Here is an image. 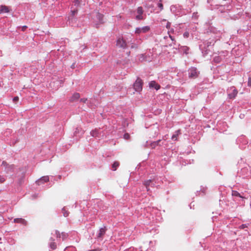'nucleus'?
Wrapping results in <instances>:
<instances>
[{
    "label": "nucleus",
    "mask_w": 251,
    "mask_h": 251,
    "mask_svg": "<svg viewBox=\"0 0 251 251\" xmlns=\"http://www.w3.org/2000/svg\"><path fill=\"white\" fill-rule=\"evenodd\" d=\"M182 51L184 52V53H185V54H188V50H189V48L187 47H186V46H184V47H182Z\"/></svg>",
    "instance_id": "5701e85b"
},
{
    "label": "nucleus",
    "mask_w": 251,
    "mask_h": 251,
    "mask_svg": "<svg viewBox=\"0 0 251 251\" xmlns=\"http://www.w3.org/2000/svg\"><path fill=\"white\" fill-rule=\"evenodd\" d=\"M50 241L49 243V246L50 249L52 250H54L56 248V245L55 243L54 242V239L51 237L50 239Z\"/></svg>",
    "instance_id": "f8f14e48"
},
{
    "label": "nucleus",
    "mask_w": 251,
    "mask_h": 251,
    "mask_svg": "<svg viewBox=\"0 0 251 251\" xmlns=\"http://www.w3.org/2000/svg\"><path fill=\"white\" fill-rule=\"evenodd\" d=\"M62 212L63 213V215L65 217H67L68 216L69 213L67 211H66L64 208L62 209Z\"/></svg>",
    "instance_id": "bb28decb"
},
{
    "label": "nucleus",
    "mask_w": 251,
    "mask_h": 251,
    "mask_svg": "<svg viewBox=\"0 0 251 251\" xmlns=\"http://www.w3.org/2000/svg\"><path fill=\"white\" fill-rule=\"evenodd\" d=\"M87 99H85V98L81 99H80V101L82 102H85L87 101Z\"/></svg>",
    "instance_id": "f704fd0d"
},
{
    "label": "nucleus",
    "mask_w": 251,
    "mask_h": 251,
    "mask_svg": "<svg viewBox=\"0 0 251 251\" xmlns=\"http://www.w3.org/2000/svg\"><path fill=\"white\" fill-rule=\"evenodd\" d=\"M151 182L152 180L151 179L147 180V181H145L144 185L146 187L147 191H149L150 190L149 186H151Z\"/></svg>",
    "instance_id": "dca6fc26"
},
{
    "label": "nucleus",
    "mask_w": 251,
    "mask_h": 251,
    "mask_svg": "<svg viewBox=\"0 0 251 251\" xmlns=\"http://www.w3.org/2000/svg\"><path fill=\"white\" fill-rule=\"evenodd\" d=\"M72 9H73V7L71 8ZM77 12V9H72L71 10V15L72 16H74Z\"/></svg>",
    "instance_id": "393cba45"
},
{
    "label": "nucleus",
    "mask_w": 251,
    "mask_h": 251,
    "mask_svg": "<svg viewBox=\"0 0 251 251\" xmlns=\"http://www.w3.org/2000/svg\"><path fill=\"white\" fill-rule=\"evenodd\" d=\"M169 37L173 41V43L175 45L176 44V41L175 40L174 38L171 35H169Z\"/></svg>",
    "instance_id": "2f4dec72"
},
{
    "label": "nucleus",
    "mask_w": 251,
    "mask_h": 251,
    "mask_svg": "<svg viewBox=\"0 0 251 251\" xmlns=\"http://www.w3.org/2000/svg\"><path fill=\"white\" fill-rule=\"evenodd\" d=\"M19 100V97H15L13 99V101L14 102H16L18 100Z\"/></svg>",
    "instance_id": "473e14b6"
},
{
    "label": "nucleus",
    "mask_w": 251,
    "mask_h": 251,
    "mask_svg": "<svg viewBox=\"0 0 251 251\" xmlns=\"http://www.w3.org/2000/svg\"><path fill=\"white\" fill-rule=\"evenodd\" d=\"M240 227L241 228L243 229L247 227V226L246 225H242Z\"/></svg>",
    "instance_id": "c9c22d12"
},
{
    "label": "nucleus",
    "mask_w": 251,
    "mask_h": 251,
    "mask_svg": "<svg viewBox=\"0 0 251 251\" xmlns=\"http://www.w3.org/2000/svg\"><path fill=\"white\" fill-rule=\"evenodd\" d=\"M180 134V132L179 130L176 131V133L172 136V139L174 141H176L177 140V136Z\"/></svg>",
    "instance_id": "a211bd4d"
},
{
    "label": "nucleus",
    "mask_w": 251,
    "mask_h": 251,
    "mask_svg": "<svg viewBox=\"0 0 251 251\" xmlns=\"http://www.w3.org/2000/svg\"><path fill=\"white\" fill-rule=\"evenodd\" d=\"M80 97V95L79 93H75L72 97L70 99L71 101H74L77 99H78Z\"/></svg>",
    "instance_id": "2eb2a0df"
},
{
    "label": "nucleus",
    "mask_w": 251,
    "mask_h": 251,
    "mask_svg": "<svg viewBox=\"0 0 251 251\" xmlns=\"http://www.w3.org/2000/svg\"><path fill=\"white\" fill-rule=\"evenodd\" d=\"M150 30V27L149 26H145L142 27H137L135 29V32L136 34H140L142 33H146Z\"/></svg>",
    "instance_id": "39448f33"
},
{
    "label": "nucleus",
    "mask_w": 251,
    "mask_h": 251,
    "mask_svg": "<svg viewBox=\"0 0 251 251\" xmlns=\"http://www.w3.org/2000/svg\"><path fill=\"white\" fill-rule=\"evenodd\" d=\"M130 137V135L128 133H125L124 135V139H126V140H127Z\"/></svg>",
    "instance_id": "c85d7f7f"
},
{
    "label": "nucleus",
    "mask_w": 251,
    "mask_h": 251,
    "mask_svg": "<svg viewBox=\"0 0 251 251\" xmlns=\"http://www.w3.org/2000/svg\"><path fill=\"white\" fill-rule=\"evenodd\" d=\"M214 61L216 63H219L220 62V59L219 56H215L214 58Z\"/></svg>",
    "instance_id": "a878e982"
},
{
    "label": "nucleus",
    "mask_w": 251,
    "mask_h": 251,
    "mask_svg": "<svg viewBox=\"0 0 251 251\" xmlns=\"http://www.w3.org/2000/svg\"><path fill=\"white\" fill-rule=\"evenodd\" d=\"M26 28H27V26H25H25H23V27H22V30H23V31H24V30H25V29Z\"/></svg>",
    "instance_id": "4c0bfd02"
},
{
    "label": "nucleus",
    "mask_w": 251,
    "mask_h": 251,
    "mask_svg": "<svg viewBox=\"0 0 251 251\" xmlns=\"http://www.w3.org/2000/svg\"><path fill=\"white\" fill-rule=\"evenodd\" d=\"M199 72L197 71V69L192 67L189 70V77L191 78H195L198 76Z\"/></svg>",
    "instance_id": "20e7f679"
},
{
    "label": "nucleus",
    "mask_w": 251,
    "mask_h": 251,
    "mask_svg": "<svg viewBox=\"0 0 251 251\" xmlns=\"http://www.w3.org/2000/svg\"><path fill=\"white\" fill-rule=\"evenodd\" d=\"M119 163L118 162H115L112 165V168L114 171L117 169V168L119 166Z\"/></svg>",
    "instance_id": "412c9836"
},
{
    "label": "nucleus",
    "mask_w": 251,
    "mask_h": 251,
    "mask_svg": "<svg viewBox=\"0 0 251 251\" xmlns=\"http://www.w3.org/2000/svg\"><path fill=\"white\" fill-rule=\"evenodd\" d=\"M2 166L4 167V171L6 173H12L14 171V166L13 165H8L5 161H3Z\"/></svg>",
    "instance_id": "7ed1b4c3"
},
{
    "label": "nucleus",
    "mask_w": 251,
    "mask_h": 251,
    "mask_svg": "<svg viewBox=\"0 0 251 251\" xmlns=\"http://www.w3.org/2000/svg\"><path fill=\"white\" fill-rule=\"evenodd\" d=\"M155 186V184L153 183L152 182H151V187H154Z\"/></svg>",
    "instance_id": "58836bf2"
},
{
    "label": "nucleus",
    "mask_w": 251,
    "mask_h": 251,
    "mask_svg": "<svg viewBox=\"0 0 251 251\" xmlns=\"http://www.w3.org/2000/svg\"><path fill=\"white\" fill-rule=\"evenodd\" d=\"M97 17V18L99 20L100 22L102 23L103 15L101 14L98 13Z\"/></svg>",
    "instance_id": "4be33fe9"
},
{
    "label": "nucleus",
    "mask_w": 251,
    "mask_h": 251,
    "mask_svg": "<svg viewBox=\"0 0 251 251\" xmlns=\"http://www.w3.org/2000/svg\"><path fill=\"white\" fill-rule=\"evenodd\" d=\"M170 26H171V23L168 22L167 24V25H166V27L167 28H169L170 27Z\"/></svg>",
    "instance_id": "e433bc0d"
},
{
    "label": "nucleus",
    "mask_w": 251,
    "mask_h": 251,
    "mask_svg": "<svg viewBox=\"0 0 251 251\" xmlns=\"http://www.w3.org/2000/svg\"><path fill=\"white\" fill-rule=\"evenodd\" d=\"M169 46H172V44H170Z\"/></svg>",
    "instance_id": "37998d69"
},
{
    "label": "nucleus",
    "mask_w": 251,
    "mask_h": 251,
    "mask_svg": "<svg viewBox=\"0 0 251 251\" xmlns=\"http://www.w3.org/2000/svg\"><path fill=\"white\" fill-rule=\"evenodd\" d=\"M158 6L160 8V10H162L163 8V4L161 3L158 4Z\"/></svg>",
    "instance_id": "7c9ffc66"
},
{
    "label": "nucleus",
    "mask_w": 251,
    "mask_h": 251,
    "mask_svg": "<svg viewBox=\"0 0 251 251\" xmlns=\"http://www.w3.org/2000/svg\"><path fill=\"white\" fill-rule=\"evenodd\" d=\"M81 0H73L74 5L77 7L80 5Z\"/></svg>",
    "instance_id": "aec40b11"
},
{
    "label": "nucleus",
    "mask_w": 251,
    "mask_h": 251,
    "mask_svg": "<svg viewBox=\"0 0 251 251\" xmlns=\"http://www.w3.org/2000/svg\"><path fill=\"white\" fill-rule=\"evenodd\" d=\"M49 181V176H44L42 177L41 178L38 179L36 183L38 185H41L42 184H43L45 182H47Z\"/></svg>",
    "instance_id": "0eeeda50"
},
{
    "label": "nucleus",
    "mask_w": 251,
    "mask_h": 251,
    "mask_svg": "<svg viewBox=\"0 0 251 251\" xmlns=\"http://www.w3.org/2000/svg\"><path fill=\"white\" fill-rule=\"evenodd\" d=\"M248 85L249 86H251V81H248Z\"/></svg>",
    "instance_id": "ea45409f"
},
{
    "label": "nucleus",
    "mask_w": 251,
    "mask_h": 251,
    "mask_svg": "<svg viewBox=\"0 0 251 251\" xmlns=\"http://www.w3.org/2000/svg\"><path fill=\"white\" fill-rule=\"evenodd\" d=\"M8 7L6 6L1 5L0 6V14L2 13H8L9 12Z\"/></svg>",
    "instance_id": "ddd939ff"
},
{
    "label": "nucleus",
    "mask_w": 251,
    "mask_h": 251,
    "mask_svg": "<svg viewBox=\"0 0 251 251\" xmlns=\"http://www.w3.org/2000/svg\"><path fill=\"white\" fill-rule=\"evenodd\" d=\"M150 87L154 88L156 90H158L160 88V86L158 85L155 81H151L149 83Z\"/></svg>",
    "instance_id": "9b49d317"
},
{
    "label": "nucleus",
    "mask_w": 251,
    "mask_h": 251,
    "mask_svg": "<svg viewBox=\"0 0 251 251\" xmlns=\"http://www.w3.org/2000/svg\"><path fill=\"white\" fill-rule=\"evenodd\" d=\"M106 230V228L105 226L100 228L98 234L97 235V237L98 238H101L102 236L105 233Z\"/></svg>",
    "instance_id": "1a4fd4ad"
},
{
    "label": "nucleus",
    "mask_w": 251,
    "mask_h": 251,
    "mask_svg": "<svg viewBox=\"0 0 251 251\" xmlns=\"http://www.w3.org/2000/svg\"><path fill=\"white\" fill-rule=\"evenodd\" d=\"M227 91L228 93V97L230 99L235 98L238 93L237 90L234 87L229 88Z\"/></svg>",
    "instance_id": "f03ea898"
},
{
    "label": "nucleus",
    "mask_w": 251,
    "mask_h": 251,
    "mask_svg": "<svg viewBox=\"0 0 251 251\" xmlns=\"http://www.w3.org/2000/svg\"><path fill=\"white\" fill-rule=\"evenodd\" d=\"M227 9H229V5H227Z\"/></svg>",
    "instance_id": "79ce46f5"
},
{
    "label": "nucleus",
    "mask_w": 251,
    "mask_h": 251,
    "mask_svg": "<svg viewBox=\"0 0 251 251\" xmlns=\"http://www.w3.org/2000/svg\"><path fill=\"white\" fill-rule=\"evenodd\" d=\"M91 135L93 137H96L98 136L99 133V130L95 129V130H93L91 132Z\"/></svg>",
    "instance_id": "6ab92c4d"
},
{
    "label": "nucleus",
    "mask_w": 251,
    "mask_h": 251,
    "mask_svg": "<svg viewBox=\"0 0 251 251\" xmlns=\"http://www.w3.org/2000/svg\"><path fill=\"white\" fill-rule=\"evenodd\" d=\"M5 180V178L3 176H0V183L3 182Z\"/></svg>",
    "instance_id": "c756f323"
},
{
    "label": "nucleus",
    "mask_w": 251,
    "mask_h": 251,
    "mask_svg": "<svg viewBox=\"0 0 251 251\" xmlns=\"http://www.w3.org/2000/svg\"><path fill=\"white\" fill-rule=\"evenodd\" d=\"M55 234L57 238H62V240H65L67 238L68 235L65 232H62L61 234L58 230L55 231Z\"/></svg>",
    "instance_id": "6e6552de"
},
{
    "label": "nucleus",
    "mask_w": 251,
    "mask_h": 251,
    "mask_svg": "<svg viewBox=\"0 0 251 251\" xmlns=\"http://www.w3.org/2000/svg\"><path fill=\"white\" fill-rule=\"evenodd\" d=\"M100 251L99 250L95 249V250H91L90 251Z\"/></svg>",
    "instance_id": "a19ab883"
},
{
    "label": "nucleus",
    "mask_w": 251,
    "mask_h": 251,
    "mask_svg": "<svg viewBox=\"0 0 251 251\" xmlns=\"http://www.w3.org/2000/svg\"><path fill=\"white\" fill-rule=\"evenodd\" d=\"M183 35H184V36L185 37L187 38V37H188V36H189V33H188V32H185L184 33Z\"/></svg>",
    "instance_id": "72a5a7b5"
},
{
    "label": "nucleus",
    "mask_w": 251,
    "mask_h": 251,
    "mask_svg": "<svg viewBox=\"0 0 251 251\" xmlns=\"http://www.w3.org/2000/svg\"><path fill=\"white\" fill-rule=\"evenodd\" d=\"M116 46L119 48L125 49L126 47V44L123 39L119 38L117 40Z\"/></svg>",
    "instance_id": "423d86ee"
},
{
    "label": "nucleus",
    "mask_w": 251,
    "mask_h": 251,
    "mask_svg": "<svg viewBox=\"0 0 251 251\" xmlns=\"http://www.w3.org/2000/svg\"><path fill=\"white\" fill-rule=\"evenodd\" d=\"M143 82L141 79L138 77L133 84V87L137 92H140L142 90Z\"/></svg>",
    "instance_id": "f257e3e1"
},
{
    "label": "nucleus",
    "mask_w": 251,
    "mask_h": 251,
    "mask_svg": "<svg viewBox=\"0 0 251 251\" xmlns=\"http://www.w3.org/2000/svg\"><path fill=\"white\" fill-rule=\"evenodd\" d=\"M14 223H20L24 225H26V221L22 218H16L14 220Z\"/></svg>",
    "instance_id": "9d476101"
},
{
    "label": "nucleus",
    "mask_w": 251,
    "mask_h": 251,
    "mask_svg": "<svg viewBox=\"0 0 251 251\" xmlns=\"http://www.w3.org/2000/svg\"><path fill=\"white\" fill-rule=\"evenodd\" d=\"M137 12L138 14H142L143 12V8L142 7H139L137 8Z\"/></svg>",
    "instance_id": "b1692460"
},
{
    "label": "nucleus",
    "mask_w": 251,
    "mask_h": 251,
    "mask_svg": "<svg viewBox=\"0 0 251 251\" xmlns=\"http://www.w3.org/2000/svg\"><path fill=\"white\" fill-rule=\"evenodd\" d=\"M136 19H137V20H142V19H143L142 14H138L136 16Z\"/></svg>",
    "instance_id": "cd10ccee"
},
{
    "label": "nucleus",
    "mask_w": 251,
    "mask_h": 251,
    "mask_svg": "<svg viewBox=\"0 0 251 251\" xmlns=\"http://www.w3.org/2000/svg\"><path fill=\"white\" fill-rule=\"evenodd\" d=\"M161 140H158L156 141L153 142L151 143V147L152 149H154L157 146H161L160 143L161 142Z\"/></svg>",
    "instance_id": "4468645a"
},
{
    "label": "nucleus",
    "mask_w": 251,
    "mask_h": 251,
    "mask_svg": "<svg viewBox=\"0 0 251 251\" xmlns=\"http://www.w3.org/2000/svg\"><path fill=\"white\" fill-rule=\"evenodd\" d=\"M232 196L234 197H237L242 198V199H245V197L241 195V194L236 191H232Z\"/></svg>",
    "instance_id": "f3484780"
}]
</instances>
